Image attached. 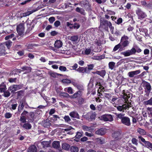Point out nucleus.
I'll return each mask as SVG.
<instances>
[{
	"label": "nucleus",
	"mask_w": 152,
	"mask_h": 152,
	"mask_svg": "<svg viewBox=\"0 0 152 152\" xmlns=\"http://www.w3.org/2000/svg\"><path fill=\"white\" fill-rule=\"evenodd\" d=\"M129 37L125 35L123 36L121 38L120 43L114 47L113 51H116L119 48L121 51L124 50L125 48L129 46Z\"/></svg>",
	"instance_id": "f257e3e1"
},
{
	"label": "nucleus",
	"mask_w": 152,
	"mask_h": 152,
	"mask_svg": "<svg viewBox=\"0 0 152 152\" xmlns=\"http://www.w3.org/2000/svg\"><path fill=\"white\" fill-rule=\"evenodd\" d=\"M130 97V94L129 93H124L123 98L124 100L125 104L122 105H119L116 107L117 109L120 111H124L126 109H129L131 107V104L130 103L128 102V99Z\"/></svg>",
	"instance_id": "f03ea898"
},
{
	"label": "nucleus",
	"mask_w": 152,
	"mask_h": 152,
	"mask_svg": "<svg viewBox=\"0 0 152 152\" xmlns=\"http://www.w3.org/2000/svg\"><path fill=\"white\" fill-rule=\"evenodd\" d=\"M100 25L99 26L100 28L104 29L106 26H108L110 29L111 33L113 34L114 27L112 26L111 23L106 20L104 18H101L100 20Z\"/></svg>",
	"instance_id": "7ed1b4c3"
},
{
	"label": "nucleus",
	"mask_w": 152,
	"mask_h": 152,
	"mask_svg": "<svg viewBox=\"0 0 152 152\" xmlns=\"http://www.w3.org/2000/svg\"><path fill=\"white\" fill-rule=\"evenodd\" d=\"M142 51V50L138 47H137L136 49L134 48H132L130 50H128L121 52V54L124 55L125 57H127L133 54H135L136 52H137L138 53H140Z\"/></svg>",
	"instance_id": "20e7f679"
},
{
	"label": "nucleus",
	"mask_w": 152,
	"mask_h": 152,
	"mask_svg": "<svg viewBox=\"0 0 152 152\" xmlns=\"http://www.w3.org/2000/svg\"><path fill=\"white\" fill-rule=\"evenodd\" d=\"M17 30L18 34L20 36L23 35L24 31V25L23 23H20L17 27Z\"/></svg>",
	"instance_id": "39448f33"
},
{
	"label": "nucleus",
	"mask_w": 152,
	"mask_h": 152,
	"mask_svg": "<svg viewBox=\"0 0 152 152\" xmlns=\"http://www.w3.org/2000/svg\"><path fill=\"white\" fill-rule=\"evenodd\" d=\"M142 85L146 92L148 93L150 92L151 90V86L149 83L146 81H143L142 83Z\"/></svg>",
	"instance_id": "423d86ee"
},
{
	"label": "nucleus",
	"mask_w": 152,
	"mask_h": 152,
	"mask_svg": "<svg viewBox=\"0 0 152 152\" xmlns=\"http://www.w3.org/2000/svg\"><path fill=\"white\" fill-rule=\"evenodd\" d=\"M101 119L105 121H112L113 120L112 116L110 114H106L103 115L101 117Z\"/></svg>",
	"instance_id": "0eeeda50"
},
{
	"label": "nucleus",
	"mask_w": 152,
	"mask_h": 152,
	"mask_svg": "<svg viewBox=\"0 0 152 152\" xmlns=\"http://www.w3.org/2000/svg\"><path fill=\"white\" fill-rule=\"evenodd\" d=\"M136 13L139 19H141L144 18L147 16L145 13L140 9H138L136 10Z\"/></svg>",
	"instance_id": "6e6552de"
},
{
	"label": "nucleus",
	"mask_w": 152,
	"mask_h": 152,
	"mask_svg": "<svg viewBox=\"0 0 152 152\" xmlns=\"http://www.w3.org/2000/svg\"><path fill=\"white\" fill-rule=\"evenodd\" d=\"M96 117V115L92 112H89L84 115V117L89 121L94 119Z\"/></svg>",
	"instance_id": "1a4fd4ad"
},
{
	"label": "nucleus",
	"mask_w": 152,
	"mask_h": 152,
	"mask_svg": "<svg viewBox=\"0 0 152 152\" xmlns=\"http://www.w3.org/2000/svg\"><path fill=\"white\" fill-rule=\"evenodd\" d=\"M25 99H23L21 100L20 102V104L18 106V110L19 112H20L23 109L24 106L25 105H27Z\"/></svg>",
	"instance_id": "9d476101"
},
{
	"label": "nucleus",
	"mask_w": 152,
	"mask_h": 152,
	"mask_svg": "<svg viewBox=\"0 0 152 152\" xmlns=\"http://www.w3.org/2000/svg\"><path fill=\"white\" fill-rule=\"evenodd\" d=\"M121 122L124 124L128 126H130L131 125L130 119L127 117H124L121 120Z\"/></svg>",
	"instance_id": "9b49d317"
},
{
	"label": "nucleus",
	"mask_w": 152,
	"mask_h": 152,
	"mask_svg": "<svg viewBox=\"0 0 152 152\" xmlns=\"http://www.w3.org/2000/svg\"><path fill=\"white\" fill-rule=\"evenodd\" d=\"M22 86L19 85H15L11 86L9 89L11 92L16 91L21 88Z\"/></svg>",
	"instance_id": "f8f14e48"
},
{
	"label": "nucleus",
	"mask_w": 152,
	"mask_h": 152,
	"mask_svg": "<svg viewBox=\"0 0 152 152\" xmlns=\"http://www.w3.org/2000/svg\"><path fill=\"white\" fill-rule=\"evenodd\" d=\"M140 72L141 71L140 70L131 71L128 73V75L130 77H133L135 75H136L140 74Z\"/></svg>",
	"instance_id": "ddd939ff"
},
{
	"label": "nucleus",
	"mask_w": 152,
	"mask_h": 152,
	"mask_svg": "<svg viewBox=\"0 0 152 152\" xmlns=\"http://www.w3.org/2000/svg\"><path fill=\"white\" fill-rule=\"evenodd\" d=\"M106 132V129L104 128H101L97 130L95 133L96 134L102 135H104Z\"/></svg>",
	"instance_id": "4468645a"
},
{
	"label": "nucleus",
	"mask_w": 152,
	"mask_h": 152,
	"mask_svg": "<svg viewBox=\"0 0 152 152\" xmlns=\"http://www.w3.org/2000/svg\"><path fill=\"white\" fill-rule=\"evenodd\" d=\"M112 136L116 140H118L121 138V134L120 132L116 131L112 134Z\"/></svg>",
	"instance_id": "2eb2a0df"
},
{
	"label": "nucleus",
	"mask_w": 152,
	"mask_h": 152,
	"mask_svg": "<svg viewBox=\"0 0 152 152\" xmlns=\"http://www.w3.org/2000/svg\"><path fill=\"white\" fill-rule=\"evenodd\" d=\"M42 124L44 127L47 128L50 127L51 125L50 121L48 119H46L42 121Z\"/></svg>",
	"instance_id": "dca6fc26"
},
{
	"label": "nucleus",
	"mask_w": 152,
	"mask_h": 152,
	"mask_svg": "<svg viewBox=\"0 0 152 152\" xmlns=\"http://www.w3.org/2000/svg\"><path fill=\"white\" fill-rule=\"evenodd\" d=\"M69 115L73 118L79 119V115L76 112L72 111L69 113Z\"/></svg>",
	"instance_id": "f3484780"
},
{
	"label": "nucleus",
	"mask_w": 152,
	"mask_h": 152,
	"mask_svg": "<svg viewBox=\"0 0 152 152\" xmlns=\"http://www.w3.org/2000/svg\"><path fill=\"white\" fill-rule=\"evenodd\" d=\"M106 73V71L104 70H102L101 71H97L94 73L99 75L102 77H104V76Z\"/></svg>",
	"instance_id": "a211bd4d"
},
{
	"label": "nucleus",
	"mask_w": 152,
	"mask_h": 152,
	"mask_svg": "<svg viewBox=\"0 0 152 152\" xmlns=\"http://www.w3.org/2000/svg\"><path fill=\"white\" fill-rule=\"evenodd\" d=\"M62 45V43L60 40H57L54 44L55 47L58 48H60Z\"/></svg>",
	"instance_id": "6ab92c4d"
},
{
	"label": "nucleus",
	"mask_w": 152,
	"mask_h": 152,
	"mask_svg": "<svg viewBox=\"0 0 152 152\" xmlns=\"http://www.w3.org/2000/svg\"><path fill=\"white\" fill-rule=\"evenodd\" d=\"M4 46L3 44H0V55H4L5 54V50Z\"/></svg>",
	"instance_id": "aec40b11"
},
{
	"label": "nucleus",
	"mask_w": 152,
	"mask_h": 152,
	"mask_svg": "<svg viewBox=\"0 0 152 152\" xmlns=\"http://www.w3.org/2000/svg\"><path fill=\"white\" fill-rule=\"evenodd\" d=\"M52 145L53 147L56 149H58L60 147V142L58 141H54Z\"/></svg>",
	"instance_id": "412c9836"
},
{
	"label": "nucleus",
	"mask_w": 152,
	"mask_h": 152,
	"mask_svg": "<svg viewBox=\"0 0 152 152\" xmlns=\"http://www.w3.org/2000/svg\"><path fill=\"white\" fill-rule=\"evenodd\" d=\"M37 148L34 145L30 146L28 149V152H37Z\"/></svg>",
	"instance_id": "4be33fe9"
},
{
	"label": "nucleus",
	"mask_w": 152,
	"mask_h": 152,
	"mask_svg": "<svg viewBox=\"0 0 152 152\" xmlns=\"http://www.w3.org/2000/svg\"><path fill=\"white\" fill-rule=\"evenodd\" d=\"M59 53L65 54L67 55H69L71 53V51L69 50H59Z\"/></svg>",
	"instance_id": "5701e85b"
},
{
	"label": "nucleus",
	"mask_w": 152,
	"mask_h": 152,
	"mask_svg": "<svg viewBox=\"0 0 152 152\" xmlns=\"http://www.w3.org/2000/svg\"><path fill=\"white\" fill-rule=\"evenodd\" d=\"M21 68L23 70L22 71H24L26 70V73H27L31 71V68L30 67L28 66H23Z\"/></svg>",
	"instance_id": "b1692460"
},
{
	"label": "nucleus",
	"mask_w": 152,
	"mask_h": 152,
	"mask_svg": "<svg viewBox=\"0 0 152 152\" xmlns=\"http://www.w3.org/2000/svg\"><path fill=\"white\" fill-rule=\"evenodd\" d=\"M76 11L82 15H85V10L83 8L77 7L76 9Z\"/></svg>",
	"instance_id": "393cba45"
},
{
	"label": "nucleus",
	"mask_w": 152,
	"mask_h": 152,
	"mask_svg": "<svg viewBox=\"0 0 152 152\" xmlns=\"http://www.w3.org/2000/svg\"><path fill=\"white\" fill-rule=\"evenodd\" d=\"M23 127L26 129H30L31 127V124L29 123H25L23 126Z\"/></svg>",
	"instance_id": "a878e982"
},
{
	"label": "nucleus",
	"mask_w": 152,
	"mask_h": 152,
	"mask_svg": "<svg viewBox=\"0 0 152 152\" xmlns=\"http://www.w3.org/2000/svg\"><path fill=\"white\" fill-rule=\"evenodd\" d=\"M137 132L141 135H144L146 134V132L145 130L140 128H138L137 129Z\"/></svg>",
	"instance_id": "bb28decb"
},
{
	"label": "nucleus",
	"mask_w": 152,
	"mask_h": 152,
	"mask_svg": "<svg viewBox=\"0 0 152 152\" xmlns=\"http://www.w3.org/2000/svg\"><path fill=\"white\" fill-rule=\"evenodd\" d=\"M69 145L66 143H64L62 145V148H63V149H65L67 151L68 150H69Z\"/></svg>",
	"instance_id": "cd10ccee"
},
{
	"label": "nucleus",
	"mask_w": 152,
	"mask_h": 152,
	"mask_svg": "<svg viewBox=\"0 0 152 152\" xmlns=\"http://www.w3.org/2000/svg\"><path fill=\"white\" fill-rule=\"evenodd\" d=\"M64 91L68 92L69 94H71L73 93V89L71 87L65 88Z\"/></svg>",
	"instance_id": "c85d7f7f"
},
{
	"label": "nucleus",
	"mask_w": 152,
	"mask_h": 152,
	"mask_svg": "<svg viewBox=\"0 0 152 152\" xmlns=\"http://www.w3.org/2000/svg\"><path fill=\"white\" fill-rule=\"evenodd\" d=\"M78 39V36H74L71 37L70 39L73 42L76 43L77 42V40Z\"/></svg>",
	"instance_id": "c756f323"
},
{
	"label": "nucleus",
	"mask_w": 152,
	"mask_h": 152,
	"mask_svg": "<svg viewBox=\"0 0 152 152\" xmlns=\"http://www.w3.org/2000/svg\"><path fill=\"white\" fill-rule=\"evenodd\" d=\"M12 42L10 40H8L5 43H3V44L4 45H5L7 47L8 49L10 48V47L12 45Z\"/></svg>",
	"instance_id": "7c9ffc66"
},
{
	"label": "nucleus",
	"mask_w": 152,
	"mask_h": 152,
	"mask_svg": "<svg viewBox=\"0 0 152 152\" xmlns=\"http://www.w3.org/2000/svg\"><path fill=\"white\" fill-rule=\"evenodd\" d=\"M6 89V86L5 85L3 84L0 85V92H3Z\"/></svg>",
	"instance_id": "2f4dec72"
},
{
	"label": "nucleus",
	"mask_w": 152,
	"mask_h": 152,
	"mask_svg": "<svg viewBox=\"0 0 152 152\" xmlns=\"http://www.w3.org/2000/svg\"><path fill=\"white\" fill-rule=\"evenodd\" d=\"M70 150L71 152H78V148L75 146H72L70 148Z\"/></svg>",
	"instance_id": "473e14b6"
},
{
	"label": "nucleus",
	"mask_w": 152,
	"mask_h": 152,
	"mask_svg": "<svg viewBox=\"0 0 152 152\" xmlns=\"http://www.w3.org/2000/svg\"><path fill=\"white\" fill-rule=\"evenodd\" d=\"M138 138L139 140H140L142 142L144 143V145H145L146 144V143L148 142V141H146L145 140V139L143 138L141 136H138Z\"/></svg>",
	"instance_id": "72a5a7b5"
},
{
	"label": "nucleus",
	"mask_w": 152,
	"mask_h": 152,
	"mask_svg": "<svg viewBox=\"0 0 152 152\" xmlns=\"http://www.w3.org/2000/svg\"><path fill=\"white\" fill-rule=\"evenodd\" d=\"M36 10H35L28 11L27 12H26V13H23V16L25 17V16H26L28 15H29L30 14H32V13H33V12H36Z\"/></svg>",
	"instance_id": "f704fd0d"
},
{
	"label": "nucleus",
	"mask_w": 152,
	"mask_h": 152,
	"mask_svg": "<svg viewBox=\"0 0 152 152\" xmlns=\"http://www.w3.org/2000/svg\"><path fill=\"white\" fill-rule=\"evenodd\" d=\"M115 63L113 62H110L109 63V68L111 70L114 69Z\"/></svg>",
	"instance_id": "c9c22d12"
},
{
	"label": "nucleus",
	"mask_w": 152,
	"mask_h": 152,
	"mask_svg": "<svg viewBox=\"0 0 152 152\" xmlns=\"http://www.w3.org/2000/svg\"><path fill=\"white\" fill-rule=\"evenodd\" d=\"M41 144L44 148L48 147L49 146L50 143L48 141H43L41 142Z\"/></svg>",
	"instance_id": "e433bc0d"
},
{
	"label": "nucleus",
	"mask_w": 152,
	"mask_h": 152,
	"mask_svg": "<svg viewBox=\"0 0 152 152\" xmlns=\"http://www.w3.org/2000/svg\"><path fill=\"white\" fill-rule=\"evenodd\" d=\"M59 96L61 98L65 97H69V94L66 93L61 92L60 93Z\"/></svg>",
	"instance_id": "4c0bfd02"
},
{
	"label": "nucleus",
	"mask_w": 152,
	"mask_h": 152,
	"mask_svg": "<svg viewBox=\"0 0 152 152\" xmlns=\"http://www.w3.org/2000/svg\"><path fill=\"white\" fill-rule=\"evenodd\" d=\"M76 70L80 73H83L85 72L84 68L83 67H79Z\"/></svg>",
	"instance_id": "58836bf2"
},
{
	"label": "nucleus",
	"mask_w": 152,
	"mask_h": 152,
	"mask_svg": "<svg viewBox=\"0 0 152 152\" xmlns=\"http://www.w3.org/2000/svg\"><path fill=\"white\" fill-rule=\"evenodd\" d=\"M62 81L64 84H68L71 83V80L68 79H63L62 80Z\"/></svg>",
	"instance_id": "ea45409f"
},
{
	"label": "nucleus",
	"mask_w": 152,
	"mask_h": 152,
	"mask_svg": "<svg viewBox=\"0 0 152 152\" xmlns=\"http://www.w3.org/2000/svg\"><path fill=\"white\" fill-rule=\"evenodd\" d=\"M106 13L107 14L110 15H114L115 14V12L110 10H107Z\"/></svg>",
	"instance_id": "a19ab883"
},
{
	"label": "nucleus",
	"mask_w": 152,
	"mask_h": 152,
	"mask_svg": "<svg viewBox=\"0 0 152 152\" xmlns=\"http://www.w3.org/2000/svg\"><path fill=\"white\" fill-rule=\"evenodd\" d=\"M20 121L23 123H25L26 122V118L25 116H20Z\"/></svg>",
	"instance_id": "79ce46f5"
},
{
	"label": "nucleus",
	"mask_w": 152,
	"mask_h": 152,
	"mask_svg": "<svg viewBox=\"0 0 152 152\" xmlns=\"http://www.w3.org/2000/svg\"><path fill=\"white\" fill-rule=\"evenodd\" d=\"M4 92V96L6 97H9L10 95V92L8 91H5L4 92Z\"/></svg>",
	"instance_id": "37998d69"
},
{
	"label": "nucleus",
	"mask_w": 152,
	"mask_h": 152,
	"mask_svg": "<svg viewBox=\"0 0 152 152\" xmlns=\"http://www.w3.org/2000/svg\"><path fill=\"white\" fill-rule=\"evenodd\" d=\"M145 146L148 148L152 149V143L149 141L145 145Z\"/></svg>",
	"instance_id": "c03bdc74"
},
{
	"label": "nucleus",
	"mask_w": 152,
	"mask_h": 152,
	"mask_svg": "<svg viewBox=\"0 0 152 152\" xmlns=\"http://www.w3.org/2000/svg\"><path fill=\"white\" fill-rule=\"evenodd\" d=\"M83 134V132H78L77 133V134L76 135L75 137L77 138H80L82 135Z\"/></svg>",
	"instance_id": "a18cd8bd"
},
{
	"label": "nucleus",
	"mask_w": 152,
	"mask_h": 152,
	"mask_svg": "<svg viewBox=\"0 0 152 152\" xmlns=\"http://www.w3.org/2000/svg\"><path fill=\"white\" fill-rule=\"evenodd\" d=\"M64 119L65 122L67 123H69V122L71 121V119L69 117L68 115L65 116L64 117Z\"/></svg>",
	"instance_id": "49530a36"
},
{
	"label": "nucleus",
	"mask_w": 152,
	"mask_h": 152,
	"mask_svg": "<svg viewBox=\"0 0 152 152\" xmlns=\"http://www.w3.org/2000/svg\"><path fill=\"white\" fill-rule=\"evenodd\" d=\"M139 31L140 32H141V34H145L147 32V29L142 28H139Z\"/></svg>",
	"instance_id": "de8ad7c7"
},
{
	"label": "nucleus",
	"mask_w": 152,
	"mask_h": 152,
	"mask_svg": "<svg viewBox=\"0 0 152 152\" xmlns=\"http://www.w3.org/2000/svg\"><path fill=\"white\" fill-rule=\"evenodd\" d=\"M150 59V57L148 55L142 58V60L145 61H149Z\"/></svg>",
	"instance_id": "09e8293b"
},
{
	"label": "nucleus",
	"mask_w": 152,
	"mask_h": 152,
	"mask_svg": "<svg viewBox=\"0 0 152 152\" xmlns=\"http://www.w3.org/2000/svg\"><path fill=\"white\" fill-rule=\"evenodd\" d=\"M116 116H117V117L119 119H121V120L122 119L125 117L124 114H122L121 113L120 114H118L116 115Z\"/></svg>",
	"instance_id": "8fccbe9b"
},
{
	"label": "nucleus",
	"mask_w": 152,
	"mask_h": 152,
	"mask_svg": "<svg viewBox=\"0 0 152 152\" xmlns=\"http://www.w3.org/2000/svg\"><path fill=\"white\" fill-rule=\"evenodd\" d=\"M4 116L7 118H9L12 116V114L10 113H7L5 114Z\"/></svg>",
	"instance_id": "3c124183"
},
{
	"label": "nucleus",
	"mask_w": 152,
	"mask_h": 152,
	"mask_svg": "<svg viewBox=\"0 0 152 152\" xmlns=\"http://www.w3.org/2000/svg\"><path fill=\"white\" fill-rule=\"evenodd\" d=\"M91 51V49L90 48H88L86 49L85 51V53L86 55H89Z\"/></svg>",
	"instance_id": "603ef678"
},
{
	"label": "nucleus",
	"mask_w": 152,
	"mask_h": 152,
	"mask_svg": "<svg viewBox=\"0 0 152 152\" xmlns=\"http://www.w3.org/2000/svg\"><path fill=\"white\" fill-rule=\"evenodd\" d=\"M82 128L84 131H89L90 130L91 127L86 126H82Z\"/></svg>",
	"instance_id": "864d4df0"
},
{
	"label": "nucleus",
	"mask_w": 152,
	"mask_h": 152,
	"mask_svg": "<svg viewBox=\"0 0 152 152\" xmlns=\"http://www.w3.org/2000/svg\"><path fill=\"white\" fill-rule=\"evenodd\" d=\"M59 69L61 71L63 72H65L67 70L66 67L63 66H59Z\"/></svg>",
	"instance_id": "5fc2aeb1"
},
{
	"label": "nucleus",
	"mask_w": 152,
	"mask_h": 152,
	"mask_svg": "<svg viewBox=\"0 0 152 152\" xmlns=\"http://www.w3.org/2000/svg\"><path fill=\"white\" fill-rule=\"evenodd\" d=\"M14 34H12L10 35L7 36L5 37L6 40H8V39H12V37H14Z\"/></svg>",
	"instance_id": "6e6d98bb"
},
{
	"label": "nucleus",
	"mask_w": 152,
	"mask_h": 152,
	"mask_svg": "<svg viewBox=\"0 0 152 152\" xmlns=\"http://www.w3.org/2000/svg\"><path fill=\"white\" fill-rule=\"evenodd\" d=\"M132 143L133 144L137 145H138L137 140L135 138H133L132 140Z\"/></svg>",
	"instance_id": "4d7b16f0"
},
{
	"label": "nucleus",
	"mask_w": 152,
	"mask_h": 152,
	"mask_svg": "<svg viewBox=\"0 0 152 152\" xmlns=\"http://www.w3.org/2000/svg\"><path fill=\"white\" fill-rule=\"evenodd\" d=\"M60 25V22L58 20L56 21L54 23V25L56 27H58Z\"/></svg>",
	"instance_id": "13d9d810"
},
{
	"label": "nucleus",
	"mask_w": 152,
	"mask_h": 152,
	"mask_svg": "<svg viewBox=\"0 0 152 152\" xmlns=\"http://www.w3.org/2000/svg\"><path fill=\"white\" fill-rule=\"evenodd\" d=\"M88 69L89 70H92L94 67V65L93 64H90L88 65Z\"/></svg>",
	"instance_id": "bf43d9fd"
},
{
	"label": "nucleus",
	"mask_w": 152,
	"mask_h": 152,
	"mask_svg": "<svg viewBox=\"0 0 152 152\" xmlns=\"http://www.w3.org/2000/svg\"><path fill=\"white\" fill-rule=\"evenodd\" d=\"M123 19L121 18H119L117 20L116 23L118 25H119L122 22Z\"/></svg>",
	"instance_id": "052dcab7"
},
{
	"label": "nucleus",
	"mask_w": 152,
	"mask_h": 152,
	"mask_svg": "<svg viewBox=\"0 0 152 152\" xmlns=\"http://www.w3.org/2000/svg\"><path fill=\"white\" fill-rule=\"evenodd\" d=\"M145 103L146 104H150L152 105V97L149 100L145 102Z\"/></svg>",
	"instance_id": "680f3d73"
},
{
	"label": "nucleus",
	"mask_w": 152,
	"mask_h": 152,
	"mask_svg": "<svg viewBox=\"0 0 152 152\" xmlns=\"http://www.w3.org/2000/svg\"><path fill=\"white\" fill-rule=\"evenodd\" d=\"M60 75L59 74H58L57 73H55V72H51V73H50V75L53 77L54 78H55L56 77L57 75Z\"/></svg>",
	"instance_id": "e2e57ef3"
},
{
	"label": "nucleus",
	"mask_w": 152,
	"mask_h": 152,
	"mask_svg": "<svg viewBox=\"0 0 152 152\" xmlns=\"http://www.w3.org/2000/svg\"><path fill=\"white\" fill-rule=\"evenodd\" d=\"M104 58V56L101 55L99 56H96L95 59L97 60H100L102 59H103Z\"/></svg>",
	"instance_id": "0e129e2a"
},
{
	"label": "nucleus",
	"mask_w": 152,
	"mask_h": 152,
	"mask_svg": "<svg viewBox=\"0 0 152 152\" xmlns=\"http://www.w3.org/2000/svg\"><path fill=\"white\" fill-rule=\"evenodd\" d=\"M78 102L80 104H83L84 102V99L82 98H80L78 99Z\"/></svg>",
	"instance_id": "69168bd1"
},
{
	"label": "nucleus",
	"mask_w": 152,
	"mask_h": 152,
	"mask_svg": "<svg viewBox=\"0 0 152 152\" xmlns=\"http://www.w3.org/2000/svg\"><path fill=\"white\" fill-rule=\"evenodd\" d=\"M17 106V104H12L11 105V108H10V109L11 110L12 109L13 110H15L16 109Z\"/></svg>",
	"instance_id": "338daca9"
},
{
	"label": "nucleus",
	"mask_w": 152,
	"mask_h": 152,
	"mask_svg": "<svg viewBox=\"0 0 152 152\" xmlns=\"http://www.w3.org/2000/svg\"><path fill=\"white\" fill-rule=\"evenodd\" d=\"M48 20L50 23H52L55 20V18L54 17H51L49 18Z\"/></svg>",
	"instance_id": "774afa93"
}]
</instances>
